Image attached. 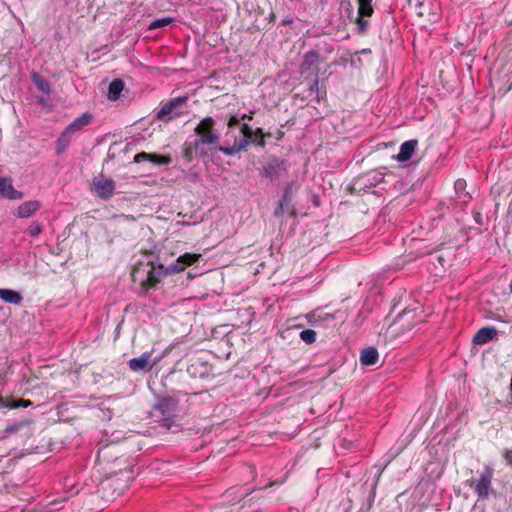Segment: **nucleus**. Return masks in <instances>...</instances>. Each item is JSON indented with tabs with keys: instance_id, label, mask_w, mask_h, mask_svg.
Wrapping results in <instances>:
<instances>
[{
	"instance_id": "nucleus-26",
	"label": "nucleus",
	"mask_w": 512,
	"mask_h": 512,
	"mask_svg": "<svg viewBox=\"0 0 512 512\" xmlns=\"http://www.w3.org/2000/svg\"><path fill=\"white\" fill-rule=\"evenodd\" d=\"M43 231V226L40 222L33 221L26 230V233L31 237H38Z\"/></svg>"
},
{
	"instance_id": "nucleus-25",
	"label": "nucleus",
	"mask_w": 512,
	"mask_h": 512,
	"mask_svg": "<svg viewBox=\"0 0 512 512\" xmlns=\"http://www.w3.org/2000/svg\"><path fill=\"white\" fill-rule=\"evenodd\" d=\"M300 338L306 344H312L316 341V332L313 329H305L300 332Z\"/></svg>"
},
{
	"instance_id": "nucleus-24",
	"label": "nucleus",
	"mask_w": 512,
	"mask_h": 512,
	"mask_svg": "<svg viewBox=\"0 0 512 512\" xmlns=\"http://www.w3.org/2000/svg\"><path fill=\"white\" fill-rule=\"evenodd\" d=\"M32 81L35 84V86L43 93L49 94L50 92V85L49 83L41 77L39 74L34 73L32 75Z\"/></svg>"
},
{
	"instance_id": "nucleus-2",
	"label": "nucleus",
	"mask_w": 512,
	"mask_h": 512,
	"mask_svg": "<svg viewBox=\"0 0 512 512\" xmlns=\"http://www.w3.org/2000/svg\"><path fill=\"white\" fill-rule=\"evenodd\" d=\"M493 469L486 466L478 479H470L466 484L471 487L480 499H487L492 489Z\"/></svg>"
},
{
	"instance_id": "nucleus-13",
	"label": "nucleus",
	"mask_w": 512,
	"mask_h": 512,
	"mask_svg": "<svg viewBox=\"0 0 512 512\" xmlns=\"http://www.w3.org/2000/svg\"><path fill=\"white\" fill-rule=\"evenodd\" d=\"M417 140H408L400 146V151L396 156L397 161L405 162L411 159L417 147Z\"/></svg>"
},
{
	"instance_id": "nucleus-28",
	"label": "nucleus",
	"mask_w": 512,
	"mask_h": 512,
	"mask_svg": "<svg viewBox=\"0 0 512 512\" xmlns=\"http://www.w3.org/2000/svg\"><path fill=\"white\" fill-rule=\"evenodd\" d=\"M31 403L29 401L19 400L17 402H8L2 398V401H0V406L7 407L11 409L19 408V407H27Z\"/></svg>"
},
{
	"instance_id": "nucleus-37",
	"label": "nucleus",
	"mask_w": 512,
	"mask_h": 512,
	"mask_svg": "<svg viewBox=\"0 0 512 512\" xmlns=\"http://www.w3.org/2000/svg\"><path fill=\"white\" fill-rule=\"evenodd\" d=\"M127 488V484H124L122 487L118 488L117 495H120Z\"/></svg>"
},
{
	"instance_id": "nucleus-6",
	"label": "nucleus",
	"mask_w": 512,
	"mask_h": 512,
	"mask_svg": "<svg viewBox=\"0 0 512 512\" xmlns=\"http://www.w3.org/2000/svg\"><path fill=\"white\" fill-rule=\"evenodd\" d=\"M320 63L321 57L316 51L307 52L300 66L301 73L318 77Z\"/></svg>"
},
{
	"instance_id": "nucleus-21",
	"label": "nucleus",
	"mask_w": 512,
	"mask_h": 512,
	"mask_svg": "<svg viewBox=\"0 0 512 512\" xmlns=\"http://www.w3.org/2000/svg\"><path fill=\"white\" fill-rule=\"evenodd\" d=\"M124 88V83L120 79L113 80L108 87V98L110 100H117L120 93Z\"/></svg>"
},
{
	"instance_id": "nucleus-5",
	"label": "nucleus",
	"mask_w": 512,
	"mask_h": 512,
	"mask_svg": "<svg viewBox=\"0 0 512 512\" xmlns=\"http://www.w3.org/2000/svg\"><path fill=\"white\" fill-rule=\"evenodd\" d=\"M115 182L103 176L95 178L92 182V190L103 200H109L115 193Z\"/></svg>"
},
{
	"instance_id": "nucleus-38",
	"label": "nucleus",
	"mask_w": 512,
	"mask_h": 512,
	"mask_svg": "<svg viewBox=\"0 0 512 512\" xmlns=\"http://www.w3.org/2000/svg\"><path fill=\"white\" fill-rule=\"evenodd\" d=\"M0 401H2V398L0 397Z\"/></svg>"
},
{
	"instance_id": "nucleus-3",
	"label": "nucleus",
	"mask_w": 512,
	"mask_h": 512,
	"mask_svg": "<svg viewBox=\"0 0 512 512\" xmlns=\"http://www.w3.org/2000/svg\"><path fill=\"white\" fill-rule=\"evenodd\" d=\"M188 98L186 96H180L171 99L167 103L163 104L157 112V118L162 121H170L184 114L183 107L186 104Z\"/></svg>"
},
{
	"instance_id": "nucleus-18",
	"label": "nucleus",
	"mask_w": 512,
	"mask_h": 512,
	"mask_svg": "<svg viewBox=\"0 0 512 512\" xmlns=\"http://www.w3.org/2000/svg\"><path fill=\"white\" fill-rule=\"evenodd\" d=\"M156 409L167 419L171 417L176 409V402L173 398H162L158 401Z\"/></svg>"
},
{
	"instance_id": "nucleus-19",
	"label": "nucleus",
	"mask_w": 512,
	"mask_h": 512,
	"mask_svg": "<svg viewBox=\"0 0 512 512\" xmlns=\"http://www.w3.org/2000/svg\"><path fill=\"white\" fill-rule=\"evenodd\" d=\"M379 354L376 348L367 347L362 350L360 361L363 365L369 366L374 365L378 361Z\"/></svg>"
},
{
	"instance_id": "nucleus-32",
	"label": "nucleus",
	"mask_w": 512,
	"mask_h": 512,
	"mask_svg": "<svg viewBox=\"0 0 512 512\" xmlns=\"http://www.w3.org/2000/svg\"><path fill=\"white\" fill-rule=\"evenodd\" d=\"M150 158H151V154L146 153V152H141V153H138V154L135 155L134 161L136 163H139V162H141L143 160H149L150 161Z\"/></svg>"
},
{
	"instance_id": "nucleus-10",
	"label": "nucleus",
	"mask_w": 512,
	"mask_h": 512,
	"mask_svg": "<svg viewBox=\"0 0 512 512\" xmlns=\"http://www.w3.org/2000/svg\"><path fill=\"white\" fill-rule=\"evenodd\" d=\"M41 208L38 200H30L20 204L14 213L18 218H28L34 215Z\"/></svg>"
},
{
	"instance_id": "nucleus-33",
	"label": "nucleus",
	"mask_w": 512,
	"mask_h": 512,
	"mask_svg": "<svg viewBox=\"0 0 512 512\" xmlns=\"http://www.w3.org/2000/svg\"><path fill=\"white\" fill-rule=\"evenodd\" d=\"M193 143L185 149L184 155L190 161L193 158Z\"/></svg>"
},
{
	"instance_id": "nucleus-17",
	"label": "nucleus",
	"mask_w": 512,
	"mask_h": 512,
	"mask_svg": "<svg viewBox=\"0 0 512 512\" xmlns=\"http://www.w3.org/2000/svg\"><path fill=\"white\" fill-rule=\"evenodd\" d=\"M92 114L90 113H83L81 116L76 118L72 123H70L66 129L71 132L72 134H75L76 132L83 129L85 126L89 125L92 121Z\"/></svg>"
},
{
	"instance_id": "nucleus-11",
	"label": "nucleus",
	"mask_w": 512,
	"mask_h": 512,
	"mask_svg": "<svg viewBox=\"0 0 512 512\" xmlns=\"http://www.w3.org/2000/svg\"><path fill=\"white\" fill-rule=\"evenodd\" d=\"M152 360V352L146 351L141 356L129 360V368L133 372H140L145 370Z\"/></svg>"
},
{
	"instance_id": "nucleus-36",
	"label": "nucleus",
	"mask_w": 512,
	"mask_h": 512,
	"mask_svg": "<svg viewBox=\"0 0 512 512\" xmlns=\"http://www.w3.org/2000/svg\"><path fill=\"white\" fill-rule=\"evenodd\" d=\"M504 458L506 460V462L512 466V451H505L504 453Z\"/></svg>"
},
{
	"instance_id": "nucleus-4",
	"label": "nucleus",
	"mask_w": 512,
	"mask_h": 512,
	"mask_svg": "<svg viewBox=\"0 0 512 512\" xmlns=\"http://www.w3.org/2000/svg\"><path fill=\"white\" fill-rule=\"evenodd\" d=\"M219 140L220 137L216 132L197 135V138L193 142V147L200 157H206L214 150L220 151L221 147H218Z\"/></svg>"
},
{
	"instance_id": "nucleus-22",
	"label": "nucleus",
	"mask_w": 512,
	"mask_h": 512,
	"mask_svg": "<svg viewBox=\"0 0 512 512\" xmlns=\"http://www.w3.org/2000/svg\"><path fill=\"white\" fill-rule=\"evenodd\" d=\"M73 135L74 134H72L65 128V130L61 133V135L59 136V138L57 140V146H56L57 154H61L62 152L65 151V149L70 144V141H71V138Z\"/></svg>"
},
{
	"instance_id": "nucleus-16",
	"label": "nucleus",
	"mask_w": 512,
	"mask_h": 512,
	"mask_svg": "<svg viewBox=\"0 0 512 512\" xmlns=\"http://www.w3.org/2000/svg\"><path fill=\"white\" fill-rule=\"evenodd\" d=\"M0 299L5 303L13 305H20L23 301V297L19 292L8 288H0Z\"/></svg>"
},
{
	"instance_id": "nucleus-14",
	"label": "nucleus",
	"mask_w": 512,
	"mask_h": 512,
	"mask_svg": "<svg viewBox=\"0 0 512 512\" xmlns=\"http://www.w3.org/2000/svg\"><path fill=\"white\" fill-rule=\"evenodd\" d=\"M372 0H358V13L361 17L358 18V24L363 30L368 25L366 20H363V16L369 17L373 13Z\"/></svg>"
},
{
	"instance_id": "nucleus-30",
	"label": "nucleus",
	"mask_w": 512,
	"mask_h": 512,
	"mask_svg": "<svg viewBox=\"0 0 512 512\" xmlns=\"http://www.w3.org/2000/svg\"><path fill=\"white\" fill-rule=\"evenodd\" d=\"M288 200H289V198H288V190L286 189V191H285V193L283 195V199L278 203V206L275 209L274 214H275L276 217L282 216L284 203L288 202Z\"/></svg>"
},
{
	"instance_id": "nucleus-8",
	"label": "nucleus",
	"mask_w": 512,
	"mask_h": 512,
	"mask_svg": "<svg viewBox=\"0 0 512 512\" xmlns=\"http://www.w3.org/2000/svg\"><path fill=\"white\" fill-rule=\"evenodd\" d=\"M150 270L147 273L146 284L150 287L155 286L159 283L164 277L171 274L168 272V266L164 267L162 264H157L155 262H150Z\"/></svg>"
},
{
	"instance_id": "nucleus-7",
	"label": "nucleus",
	"mask_w": 512,
	"mask_h": 512,
	"mask_svg": "<svg viewBox=\"0 0 512 512\" xmlns=\"http://www.w3.org/2000/svg\"><path fill=\"white\" fill-rule=\"evenodd\" d=\"M201 257V254L195 253H185L180 255L176 261V263L170 264L168 266V272L170 273H179L185 270L186 267L191 266L196 263Z\"/></svg>"
},
{
	"instance_id": "nucleus-9",
	"label": "nucleus",
	"mask_w": 512,
	"mask_h": 512,
	"mask_svg": "<svg viewBox=\"0 0 512 512\" xmlns=\"http://www.w3.org/2000/svg\"><path fill=\"white\" fill-rule=\"evenodd\" d=\"M0 194L10 200H19L24 196L21 191L13 187L12 180L8 177H0Z\"/></svg>"
},
{
	"instance_id": "nucleus-27",
	"label": "nucleus",
	"mask_w": 512,
	"mask_h": 512,
	"mask_svg": "<svg viewBox=\"0 0 512 512\" xmlns=\"http://www.w3.org/2000/svg\"><path fill=\"white\" fill-rule=\"evenodd\" d=\"M150 161L157 165H168L172 162V158L169 155L151 154Z\"/></svg>"
},
{
	"instance_id": "nucleus-12",
	"label": "nucleus",
	"mask_w": 512,
	"mask_h": 512,
	"mask_svg": "<svg viewBox=\"0 0 512 512\" xmlns=\"http://www.w3.org/2000/svg\"><path fill=\"white\" fill-rule=\"evenodd\" d=\"M497 334L494 327L487 326L481 328L473 337V343L477 345H484L491 341Z\"/></svg>"
},
{
	"instance_id": "nucleus-31",
	"label": "nucleus",
	"mask_w": 512,
	"mask_h": 512,
	"mask_svg": "<svg viewBox=\"0 0 512 512\" xmlns=\"http://www.w3.org/2000/svg\"><path fill=\"white\" fill-rule=\"evenodd\" d=\"M64 486L66 488H69V492H70L71 496L77 495L79 493V489L77 488V486L74 485L73 483H71L68 479L65 480Z\"/></svg>"
},
{
	"instance_id": "nucleus-29",
	"label": "nucleus",
	"mask_w": 512,
	"mask_h": 512,
	"mask_svg": "<svg viewBox=\"0 0 512 512\" xmlns=\"http://www.w3.org/2000/svg\"><path fill=\"white\" fill-rule=\"evenodd\" d=\"M172 21H173V19L172 18H168V17L167 18L157 19V20L151 22V24L149 25V29H156V28L167 26L170 23H172Z\"/></svg>"
},
{
	"instance_id": "nucleus-1",
	"label": "nucleus",
	"mask_w": 512,
	"mask_h": 512,
	"mask_svg": "<svg viewBox=\"0 0 512 512\" xmlns=\"http://www.w3.org/2000/svg\"><path fill=\"white\" fill-rule=\"evenodd\" d=\"M241 134V138L236 139L232 146L220 148V151L225 155L232 156L242 150H245L250 142L260 147H265V135L262 129L258 128L253 131L249 125L243 124Z\"/></svg>"
},
{
	"instance_id": "nucleus-20",
	"label": "nucleus",
	"mask_w": 512,
	"mask_h": 512,
	"mask_svg": "<svg viewBox=\"0 0 512 512\" xmlns=\"http://www.w3.org/2000/svg\"><path fill=\"white\" fill-rule=\"evenodd\" d=\"M20 430H26L25 436H29L31 434L30 421L24 420L8 425L4 432L6 434H13Z\"/></svg>"
},
{
	"instance_id": "nucleus-35",
	"label": "nucleus",
	"mask_w": 512,
	"mask_h": 512,
	"mask_svg": "<svg viewBox=\"0 0 512 512\" xmlns=\"http://www.w3.org/2000/svg\"><path fill=\"white\" fill-rule=\"evenodd\" d=\"M319 89V80L318 77H314L313 84L310 87V90L313 92H318Z\"/></svg>"
},
{
	"instance_id": "nucleus-15",
	"label": "nucleus",
	"mask_w": 512,
	"mask_h": 512,
	"mask_svg": "<svg viewBox=\"0 0 512 512\" xmlns=\"http://www.w3.org/2000/svg\"><path fill=\"white\" fill-rule=\"evenodd\" d=\"M283 169V162L274 159L268 162L263 168V175L271 180L276 179L280 176V172Z\"/></svg>"
},
{
	"instance_id": "nucleus-34",
	"label": "nucleus",
	"mask_w": 512,
	"mask_h": 512,
	"mask_svg": "<svg viewBox=\"0 0 512 512\" xmlns=\"http://www.w3.org/2000/svg\"><path fill=\"white\" fill-rule=\"evenodd\" d=\"M239 122H240V119L237 116H232V117H230V119L228 121V127L229 128L234 127V126L238 125Z\"/></svg>"
},
{
	"instance_id": "nucleus-23",
	"label": "nucleus",
	"mask_w": 512,
	"mask_h": 512,
	"mask_svg": "<svg viewBox=\"0 0 512 512\" xmlns=\"http://www.w3.org/2000/svg\"><path fill=\"white\" fill-rule=\"evenodd\" d=\"M214 120L211 117H206L195 128L196 135L208 134L209 132H215L213 129Z\"/></svg>"
}]
</instances>
